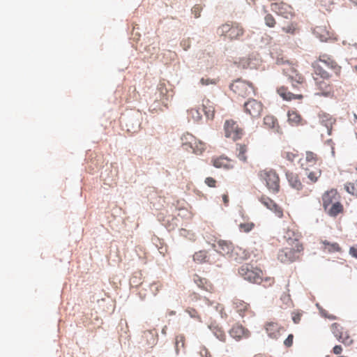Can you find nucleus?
<instances>
[{"mask_svg": "<svg viewBox=\"0 0 357 357\" xmlns=\"http://www.w3.org/2000/svg\"><path fill=\"white\" fill-rule=\"evenodd\" d=\"M188 114L195 121H199L202 119V114L197 109H190Z\"/></svg>", "mask_w": 357, "mask_h": 357, "instance_id": "obj_46", "label": "nucleus"}, {"mask_svg": "<svg viewBox=\"0 0 357 357\" xmlns=\"http://www.w3.org/2000/svg\"><path fill=\"white\" fill-rule=\"evenodd\" d=\"M211 329L214 334V335L220 341L225 342L226 340V334L225 331L222 329V328L218 326H213L211 327Z\"/></svg>", "mask_w": 357, "mask_h": 357, "instance_id": "obj_38", "label": "nucleus"}, {"mask_svg": "<svg viewBox=\"0 0 357 357\" xmlns=\"http://www.w3.org/2000/svg\"><path fill=\"white\" fill-rule=\"evenodd\" d=\"M312 67L314 68V76L313 77H318L321 79H330L331 77V75L325 70L323 67L318 63V62H314L312 63Z\"/></svg>", "mask_w": 357, "mask_h": 357, "instance_id": "obj_29", "label": "nucleus"}, {"mask_svg": "<svg viewBox=\"0 0 357 357\" xmlns=\"http://www.w3.org/2000/svg\"><path fill=\"white\" fill-rule=\"evenodd\" d=\"M199 146L201 148L199 149L200 153H202V150L204 149L203 144L202 143H199Z\"/></svg>", "mask_w": 357, "mask_h": 357, "instance_id": "obj_62", "label": "nucleus"}, {"mask_svg": "<svg viewBox=\"0 0 357 357\" xmlns=\"http://www.w3.org/2000/svg\"><path fill=\"white\" fill-rule=\"evenodd\" d=\"M213 165L216 168H223L225 169H232L234 166V162L227 157L220 156L213 160Z\"/></svg>", "mask_w": 357, "mask_h": 357, "instance_id": "obj_22", "label": "nucleus"}, {"mask_svg": "<svg viewBox=\"0 0 357 357\" xmlns=\"http://www.w3.org/2000/svg\"><path fill=\"white\" fill-rule=\"evenodd\" d=\"M199 353L201 357H212L211 352L204 346L199 348Z\"/></svg>", "mask_w": 357, "mask_h": 357, "instance_id": "obj_50", "label": "nucleus"}, {"mask_svg": "<svg viewBox=\"0 0 357 357\" xmlns=\"http://www.w3.org/2000/svg\"><path fill=\"white\" fill-rule=\"evenodd\" d=\"M233 305L236 312L241 317H252L253 315V312L250 308V304L241 299L237 298H234Z\"/></svg>", "mask_w": 357, "mask_h": 357, "instance_id": "obj_14", "label": "nucleus"}, {"mask_svg": "<svg viewBox=\"0 0 357 357\" xmlns=\"http://www.w3.org/2000/svg\"><path fill=\"white\" fill-rule=\"evenodd\" d=\"M162 284L159 283H153L150 286V289L152 291L153 295H157V294L161 290Z\"/></svg>", "mask_w": 357, "mask_h": 357, "instance_id": "obj_49", "label": "nucleus"}, {"mask_svg": "<svg viewBox=\"0 0 357 357\" xmlns=\"http://www.w3.org/2000/svg\"><path fill=\"white\" fill-rule=\"evenodd\" d=\"M286 176L289 185L294 189L299 190L302 188L303 185L298 174L293 172H287Z\"/></svg>", "mask_w": 357, "mask_h": 357, "instance_id": "obj_28", "label": "nucleus"}, {"mask_svg": "<svg viewBox=\"0 0 357 357\" xmlns=\"http://www.w3.org/2000/svg\"><path fill=\"white\" fill-rule=\"evenodd\" d=\"M244 31L243 26L237 22L225 23L218 29L220 36H224L231 40H238L243 36Z\"/></svg>", "mask_w": 357, "mask_h": 357, "instance_id": "obj_5", "label": "nucleus"}, {"mask_svg": "<svg viewBox=\"0 0 357 357\" xmlns=\"http://www.w3.org/2000/svg\"><path fill=\"white\" fill-rule=\"evenodd\" d=\"M355 169H356V170L357 171V165H356V168H355Z\"/></svg>", "mask_w": 357, "mask_h": 357, "instance_id": "obj_64", "label": "nucleus"}, {"mask_svg": "<svg viewBox=\"0 0 357 357\" xmlns=\"http://www.w3.org/2000/svg\"><path fill=\"white\" fill-rule=\"evenodd\" d=\"M218 82V79H211L208 77H202L200 79V84L203 86H207L209 84H216Z\"/></svg>", "mask_w": 357, "mask_h": 357, "instance_id": "obj_47", "label": "nucleus"}, {"mask_svg": "<svg viewBox=\"0 0 357 357\" xmlns=\"http://www.w3.org/2000/svg\"><path fill=\"white\" fill-rule=\"evenodd\" d=\"M315 85L319 91V95L326 97L332 96L334 93L333 87L330 83V79H321L318 77H313Z\"/></svg>", "mask_w": 357, "mask_h": 357, "instance_id": "obj_12", "label": "nucleus"}, {"mask_svg": "<svg viewBox=\"0 0 357 357\" xmlns=\"http://www.w3.org/2000/svg\"><path fill=\"white\" fill-rule=\"evenodd\" d=\"M192 13L196 18L200 16V8L199 6H195L192 8Z\"/></svg>", "mask_w": 357, "mask_h": 357, "instance_id": "obj_57", "label": "nucleus"}, {"mask_svg": "<svg viewBox=\"0 0 357 357\" xmlns=\"http://www.w3.org/2000/svg\"><path fill=\"white\" fill-rule=\"evenodd\" d=\"M293 340H294V335L292 334H290L288 335V337L286 338V340L284 341V344L287 347H290L293 344Z\"/></svg>", "mask_w": 357, "mask_h": 357, "instance_id": "obj_54", "label": "nucleus"}, {"mask_svg": "<svg viewBox=\"0 0 357 357\" xmlns=\"http://www.w3.org/2000/svg\"><path fill=\"white\" fill-rule=\"evenodd\" d=\"M217 310L220 311L222 317H226L227 314L225 312H224V307L221 305H218Z\"/></svg>", "mask_w": 357, "mask_h": 357, "instance_id": "obj_58", "label": "nucleus"}, {"mask_svg": "<svg viewBox=\"0 0 357 357\" xmlns=\"http://www.w3.org/2000/svg\"><path fill=\"white\" fill-rule=\"evenodd\" d=\"M355 6H357V0H349Z\"/></svg>", "mask_w": 357, "mask_h": 357, "instance_id": "obj_61", "label": "nucleus"}, {"mask_svg": "<svg viewBox=\"0 0 357 357\" xmlns=\"http://www.w3.org/2000/svg\"><path fill=\"white\" fill-rule=\"evenodd\" d=\"M282 157L291 162L298 158V153L296 150L285 151L282 153Z\"/></svg>", "mask_w": 357, "mask_h": 357, "instance_id": "obj_40", "label": "nucleus"}, {"mask_svg": "<svg viewBox=\"0 0 357 357\" xmlns=\"http://www.w3.org/2000/svg\"><path fill=\"white\" fill-rule=\"evenodd\" d=\"M287 116L288 121L293 126H297L305 123V122L301 118V115L296 111H289Z\"/></svg>", "mask_w": 357, "mask_h": 357, "instance_id": "obj_30", "label": "nucleus"}, {"mask_svg": "<svg viewBox=\"0 0 357 357\" xmlns=\"http://www.w3.org/2000/svg\"><path fill=\"white\" fill-rule=\"evenodd\" d=\"M249 257L250 254L247 250L238 246H234L228 258L231 261L241 262Z\"/></svg>", "mask_w": 357, "mask_h": 357, "instance_id": "obj_18", "label": "nucleus"}, {"mask_svg": "<svg viewBox=\"0 0 357 357\" xmlns=\"http://www.w3.org/2000/svg\"><path fill=\"white\" fill-rule=\"evenodd\" d=\"M260 181L265 185L268 191L276 194L280 189V179L277 172L271 168L261 169L258 173Z\"/></svg>", "mask_w": 357, "mask_h": 357, "instance_id": "obj_3", "label": "nucleus"}, {"mask_svg": "<svg viewBox=\"0 0 357 357\" xmlns=\"http://www.w3.org/2000/svg\"><path fill=\"white\" fill-rule=\"evenodd\" d=\"M314 62H318L319 64L320 63H324L326 65L328 68H331L333 70L335 75L339 77L341 74L342 68L337 63L328 55L327 54H322L320 55L319 59L315 61Z\"/></svg>", "mask_w": 357, "mask_h": 357, "instance_id": "obj_16", "label": "nucleus"}, {"mask_svg": "<svg viewBox=\"0 0 357 357\" xmlns=\"http://www.w3.org/2000/svg\"><path fill=\"white\" fill-rule=\"evenodd\" d=\"M282 31L287 33L294 35L298 32L299 26L297 22H292L282 27Z\"/></svg>", "mask_w": 357, "mask_h": 357, "instance_id": "obj_37", "label": "nucleus"}, {"mask_svg": "<svg viewBox=\"0 0 357 357\" xmlns=\"http://www.w3.org/2000/svg\"><path fill=\"white\" fill-rule=\"evenodd\" d=\"M239 275L245 280L254 284H261L263 271L258 267L250 264L242 265L238 269Z\"/></svg>", "mask_w": 357, "mask_h": 357, "instance_id": "obj_4", "label": "nucleus"}, {"mask_svg": "<svg viewBox=\"0 0 357 357\" xmlns=\"http://www.w3.org/2000/svg\"><path fill=\"white\" fill-rule=\"evenodd\" d=\"M330 319H333L335 317L333 316L328 317Z\"/></svg>", "mask_w": 357, "mask_h": 357, "instance_id": "obj_63", "label": "nucleus"}, {"mask_svg": "<svg viewBox=\"0 0 357 357\" xmlns=\"http://www.w3.org/2000/svg\"><path fill=\"white\" fill-rule=\"evenodd\" d=\"M185 337L184 335L179 334L175 337V348L176 353H178L180 350L185 349Z\"/></svg>", "mask_w": 357, "mask_h": 357, "instance_id": "obj_36", "label": "nucleus"}, {"mask_svg": "<svg viewBox=\"0 0 357 357\" xmlns=\"http://www.w3.org/2000/svg\"><path fill=\"white\" fill-rule=\"evenodd\" d=\"M284 238L287 241V244L289 246L296 245L297 243L303 244L301 242V233L294 229H287L284 235Z\"/></svg>", "mask_w": 357, "mask_h": 357, "instance_id": "obj_19", "label": "nucleus"}, {"mask_svg": "<svg viewBox=\"0 0 357 357\" xmlns=\"http://www.w3.org/2000/svg\"><path fill=\"white\" fill-rule=\"evenodd\" d=\"M255 224L251 222H243L239 225V229L242 232L248 233L253 229Z\"/></svg>", "mask_w": 357, "mask_h": 357, "instance_id": "obj_43", "label": "nucleus"}, {"mask_svg": "<svg viewBox=\"0 0 357 357\" xmlns=\"http://www.w3.org/2000/svg\"><path fill=\"white\" fill-rule=\"evenodd\" d=\"M287 75L289 79H291L293 86H296L295 83L299 84H303L305 83V77L294 68L291 69V72L288 73Z\"/></svg>", "mask_w": 357, "mask_h": 357, "instance_id": "obj_33", "label": "nucleus"}, {"mask_svg": "<svg viewBox=\"0 0 357 357\" xmlns=\"http://www.w3.org/2000/svg\"><path fill=\"white\" fill-rule=\"evenodd\" d=\"M216 183V181L212 177H207L205 179V183L210 188H215Z\"/></svg>", "mask_w": 357, "mask_h": 357, "instance_id": "obj_53", "label": "nucleus"}, {"mask_svg": "<svg viewBox=\"0 0 357 357\" xmlns=\"http://www.w3.org/2000/svg\"><path fill=\"white\" fill-rule=\"evenodd\" d=\"M265 330L270 338L278 339L284 331V327L281 326L278 323L269 321L265 324Z\"/></svg>", "mask_w": 357, "mask_h": 357, "instance_id": "obj_15", "label": "nucleus"}, {"mask_svg": "<svg viewBox=\"0 0 357 357\" xmlns=\"http://www.w3.org/2000/svg\"><path fill=\"white\" fill-rule=\"evenodd\" d=\"M222 199H223V202H224V204L225 205H227L228 202H229V197L227 195L225 194L222 195Z\"/></svg>", "mask_w": 357, "mask_h": 357, "instance_id": "obj_59", "label": "nucleus"}, {"mask_svg": "<svg viewBox=\"0 0 357 357\" xmlns=\"http://www.w3.org/2000/svg\"><path fill=\"white\" fill-rule=\"evenodd\" d=\"M314 34L323 42L335 39L334 38V33L329 25L324 24L317 26L314 29Z\"/></svg>", "mask_w": 357, "mask_h": 357, "instance_id": "obj_13", "label": "nucleus"}, {"mask_svg": "<svg viewBox=\"0 0 357 357\" xmlns=\"http://www.w3.org/2000/svg\"><path fill=\"white\" fill-rule=\"evenodd\" d=\"M340 199L341 195L335 188L328 190L322 194V206L328 215L336 218L344 213V206Z\"/></svg>", "mask_w": 357, "mask_h": 357, "instance_id": "obj_2", "label": "nucleus"}, {"mask_svg": "<svg viewBox=\"0 0 357 357\" xmlns=\"http://www.w3.org/2000/svg\"><path fill=\"white\" fill-rule=\"evenodd\" d=\"M206 257L207 252L205 250H200L199 252H197L193 255L194 261L200 264L206 261Z\"/></svg>", "mask_w": 357, "mask_h": 357, "instance_id": "obj_42", "label": "nucleus"}, {"mask_svg": "<svg viewBox=\"0 0 357 357\" xmlns=\"http://www.w3.org/2000/svg\"><path fill=\"white\" fill-rule=\"evenodd\" d=\"M298 163L309 180L316 183L321 175V159L315 153L306 151L305 156L299 158Z\"/></svg>", "mask_w": 357, "mask_h": 357, "instance_id": "obj_1", "label": "nucleus"}, {"mask_svg": "<svg viewBox=\"0 0 357 357\" xmlns=\"http://www.w3.org/2000/svg\"><path fill=\"white\" fill-rule=\"evenodd\" d=\"M263 109V104L255 99H250L244 104L245 112L253 119L260 117Z\"/></svg>", "mask_w": 357, "mask_h": 357, "instance_id": "obj_9", "label": "nucleus"}, {"mask_svg": "<svg viewBox=\"0 0 357 357\" xmlns=\"http://www.w3.org/2000/svg\"><path fill=\"white\" fill-rule=\"evenodd\" d=\"M271 9L278 15L289 19L294 16V8L284 2H277L271 4Z\"/></svg>", "mask_w": 357, "mask_h": 357, "instance_id": "obj_11", "label": "nucleus"}, {"mask_svg": "<svg viewBox=\"0 0 357 357\" xmlns=\"http://www.w3.org/2000/svg\"><path fill=\"white\" fill-rule=\"evenodd\" d=\"M331 330L337 338H338L341 333H343V331H344L342 326H341V325L337 323H334L332 324Z\"/></svg>", "mask_w": 357, "mask_h": 357, "instance_id": "obj_44", "label": "nucleus"}, {"mask_svg": "<svg viewBox=\"0 0 357 357\" xmlns=\"http://www.w3.org/2000/svg\"><path fill=\"white\" fill-rule=\"evenodd\" d=\"M236 151H237L238 158L243 162H247V160H248L247 153L248 151V145L244 144H236Z\"/></svg>", "mask_w": 357, "mask_h": 357, "instance_id": "obj_34", "label": "nucleus"}, {"mask_svg": "<svg viewBox=\"0 0 357 357\" xmlns=\"http://www.w3.org/2000/svg\"><path fill=\"white\" fill-rule=\"evenodd\" d=\"M259 201L264 206L272 211L278 218H282L283 216V211L282 208L275 204L270 197L266 195H262L259 198Z\"/></svg>", "mask_w": 357, "mask_h": 357, "instance_id": "obj_17", "label": "nucleus"}, {"mask_svg": "<svg viewBox=\"0 0 357 357\" xmlns=\"http://www.w3.org/2000/svg\"><path fill=\"white\" fill-rule=\"evenodd\" d=\"M203 112L207 119H212L215 116V107L209 100H204L202 103Z\"/></svg>", "mask_w": 357, "mask_h": 357, "instance_id": "obj_31", "label": "nucleus"}, {"mask_svg": "<svg viewBox=\"0 0 357 357\" xmlns=\"http://www.w3.org/2000/svg\"><path fill=\"white\" fill-rule=\"evenodd\" d=\"M320 244L321 245V248L324 252L328 253L340 252L342 251L341 247L336 242H331L328 240H321Z\"/></svg>", "mask_w": 357, "mask_h": 357, "instance_id": "obj_24", "label": "nucleus"}, {"mask_svg": "<svg viewBox=\"0 0 357 357\" xmlns=\"http://www.w3.org/2000/svg\"><path fill=\"white\" fill-rule=\"evenodd\" d=\"M142 120V115L139 111L132 112L126 119V127L129 132L135 133L139 130Z\"/></svg>", "mask_w": 357, "mask_h": 357, "instance_id": "obj_10", "label": "nucleus"}, {"mask_svg": "<svg viewBox=\"0 0 357 357\" xmlns=\"http://www.w3.org/2000/svg\"><path fill=\"white\" fill-rule=\"evenodd\" d=\"M301 317L302 313L298 311L292 312V320L294 324H298L301 321Z\"/></svg>", "mask_w": 357, "mask_h": 357, "instance_id": "obj_51", "label": "nucleus"}, {"mask_svg": "<svg viewBox=\"0 0 357 357\" xmlns=\"http://www.w3.org/2000/svg\"><path fill=\"white\" fill-rule=\"evenodd\" d=\"M193 280L197 285L206 291L212 292L214 290L213 284L209 282L206 278H202L198 275H195Z\"/></svg>", "mask_w": 357, "mask_h": 357, "instance_id": "obj_27", "label": "nucleus"}, {"mask_svg": "<svg viewBox=\"0 0 357 357\" xmlns=\"http://www.w3.org/2000/svg\"><path fill=\"white\" fill-rule=\"evenodd\" d=\"M229 334L236 340H239L247 335L245 329L241 325L234 326L229 331Z\"/></svg>", "mask_w": 357, "mask_h": 357, "instance_id": "obj_32", "label": "nucleus"}, {"mask_svg": "<svg viewBox=\"0 0 357 357\" xmlns=\"http://www.w3.org/2000/svg\"><path fill=\"white\" fill-rule=\"evenodd\" d=\"M264 125L266 128L271 129L275 132L282 133L278 119L273 115H266L264 118Z\"/></svg>", "mask_w": 357, "mask_h": 357, "instance_id": "obj_23", "label": "nucleus"}, {"mask_svg": "<svg viewBox=\"0 0 357 357\" xmlns=\"http://www.w3.org/2000/svg\"><path fill=\"white\" fill-rule=\"evenodd\" d=\"M303 244L286 247L280 250L278 254V259L282 263H289L298 259L300 254L303 251Z\"/></svg>", "mask_w": 357, "mask_h": 357, "instance_id": "obj_6", "label": "nucleus"}, {"mask_svg": "<svg viewBox=\"0 0 357 357\" xmlns=\"http://www.w3.org/2000/svg\"><path fill=\"white\" fill-rule=\"evenodd\" d=\"M264 21H265V24L266 26H268V27H271V28H273L275 26L276 24V20L274 18V17L268 13L267 14L265 17H264Z\"/></svg>", "mask_w": 357, "mask_h": 357, "instance_id": "obj_45", "label": "nucleus"}, {"mask_svg": "<svg viewBox=\"0 0 357 357\" xmlns=\"http://www.w3.org/2000/svg\"><path fill=\"white\" fill-rule=\"evenodd\" d=\"M230 89L238 96L245 98L255 93V88L252 83L238 79L230 85Z\"/></svg>", "mask_w": 357, "mask_h": 357, "instance_id": "obj_7", "label": "nucleus"}, {"mask_svg": "<svg viewBox=\"0 0 357 357\" xmlns=\"http://www.w3.org/2000/svg\"><path fill=\"white\" fill-rule=\"evenodd\" d=\"M234 245L227 241L219 240L216 243L213 244V248L220 254L229 257Z\"/></svg>", "mask_w": 357, "mask_h": 357, "instance_id": "obj_20", "label": "nucleus"}, {"mask_svg": "<svg viewBox=\"0 0 357 357\" xmlns=\"http://www.w3.org/2000/svg\"><path fill=\"white\" fill-rule=\"evenodd\" d=\"M344 189L348 193L357 197V181L345 183Z\"/></svg>", "mask_w": 357, "mask_h": 357, "instance_id": "obj_39", "label": "nucleus"}, {"mask_svg": "<svg viewBox=\"0 0 357 357\" xmlns=\"http://www.w3.org/2000/svg\"><path fill=\"white\" fill-rule=\"evenodd\" d=\"M321 124L326 129V132L328 135L332 134L333 125H335L336 120L328 114H322L319 115Z\"/></svg>", "mask_w": 357, "mask_h": 357, "instance_id": "obj_21", "label": "nucleus"}, {"mask_svg": "<svg viewBox=\"0 0 357 357\" xmlns=\"http://www.w3.org/2000/svg\"><path fill=\"white\" fill-rule=\"evenodd\" d=\"M337 340L345 345H350L353 343V340L347 331H344L343 333H341Z\"/></svg>", "mask_w": 357, "mask_h": 357, "instance_id": "obj_41", "label": "nucleus"}, {"mask_svg": "<svg viewBox=\"0 0 357 357\" xmlns=\"http://www.w3.org/2000/svg\"><path fill=\"white\" fill-rule=\"evenodd\" d=\"M343 351V349L341 345H335L333 348V353L335 355H339Z\"/></svg>", "mask_w": 357, "mask_h": 357, "instance_id": "obj_55", "label": "nucleus"}, {"mask_svg": "<svg viewBox=\"0 0 357 357\" xmlns=\"http://www.w3.org/2000/svg\"><path fill=\"white\" fill-rule=\"evenodd\" d=\"M225 136L236 141L240 139L243 135V130L238 123L232 120H227L224 124Z\"/></svg>", "mask_w": 357, "mask_h": 357, "instance_id": "obj_8", "label": "nucleus"}, {"mask_svg": "<svg viewBox=\"0 0 357 357\" xmlns=\"http://www.w3.org/2000/svg\"><path fill=\"white\" fill-rule=\"evenodd\" d=\"M182 141H183V146L185 147V149L188 150V147H190L192 151L197 154H198V150H196V147H197V141L193 135L190 134H186L183 135L182 137Z\"/></svg>", "mask_w": 357, "mask_h": 357, "instance_id": "obj_25", "label": "nucleus"}, {"mask_svg": "<svg viewBox=\"0 0 357 357\" xmlns=\"http://www.w3.org/2000/svg\"><path fill=\"white\" fill-rule=\"evenodd\" d=\"M349 254L353 257L357 259V245L350 248V249H349Z\"/></svg>", "mask_w": 357, "mask_h": 357, "instance_id": "obj_56", "label": "nucleus"}, {"mask_svg": "<svg viewBox=\"0 0 357 357\" xmlns=\"http://www.w3.org/2000/svg\"><path fill=\"white\" fill-rule=\"evenodd\" d=\"M261 283L265 287H270L275 283L273 277H262Z\"/></svg>", "mask_w": 357, "mask_h": 357, "instance_id": "obj_48", "label": "nucleus"}, {"mask_svg": "<svg viewBox=\"0 0 357 357\" xmlns=\"http://www.w3.org/2000/svg\"><path fill=\"white\" fill-rule=\"evenodd\" d=\"M278 93L281 96L284 100L290 101L295 99L301 100L303 96L301 94H294L290 92L287 87L281 86L277 90Z\"/></svg>", "mask_w": 357, "mask_h": 357, "instance_id": "obj_26", "label": "nucleus"}, {"mask_svg": "<svg viewBox=\"0 0 357 357\" xmlns=\"http://www.w3.org/2000/svg\"><path fill=\"white\" fill-rule=\"evenodd\" d=\"M168 314H169V316H174V315H175V314H176V312H175V311H174V310H171V311H169V312H168Z\"/></svg>", "mask_w": 357, "mask_h": 357, "instance_id": "obj_60", "label": "nucleus"}, {"mask_svg": "<svg viewBox=\"0 0 357 357\" xmlns=\"http://www.w3.org/2000/svg\"><path fill=\"white\" fill-rule=\"evenodd\" d=\"M158 91L160 93V100L164 104H167L165 100L169 99L168 90L164 83H160L157 88Z\"/></svg>", "mask_w": 357, "mask_h": 357, "instance_id": "obj_35", "label": "nucleus"}, {"mask_svg": "<svg viewBox=\"0 0 357 357\" xmlns=\"http://www.w3.org/2000/svg\"><path fill=\"white\" fill-rule=\"evenodd\" d=\"M185 312L192 318H197V319H199V314L197 312V311L192 308V307H188L186 310H185Z\"/></svg>", "mask_w": 357, "mask_h": 357, "instance_id": "obj_52", "label": "nucleus"}]
</instances>
